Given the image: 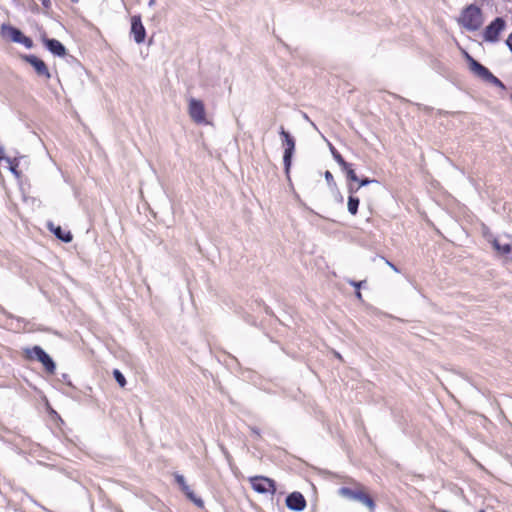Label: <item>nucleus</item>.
Returning a JSON list of instances; mask_svg holds the SVG:
<instances>
[{
	"label": "nucleus",
	"instance_id": "27",
	"mask_svg": "<svg viewBox=\"0 0 512 512\" xmlns=\"http://www.w3.org/2000/svg\"><path fill=\"white\" fill-rule=\"evenodd\" d=\"M348 283H349L351 286L355 287V288H356V290H360L361 286L365 283V281H359V282H357V281H354V280H349V281H348Z\"/></svg>",
	"mask_w": 512,
	"mask_h": 512
},
{
	"label": "nucleus",
	"instance_id": "16",
	"mask_svg": "<svg viewBox=\"0 0 512 512\" xmlns=\"http://www.w3.org/2000/svg\"><path fill=\"white\" fill-rule=\"evenodd\" d=\"M493 248L502 255H507L511 253L512 246L509 243L501 244L497 239L492 241Z\"/></svg>",
	"mask_w": 512,
	"mask_h": 512
},
{
	"label": "nucleus",
	"instance_id": "33",
	"mask_svg": "<svg viewBox=\"0 0 512 512\" xmlns=\"http://www.w3.org/2000/svg\"><path fill=\"white\" fill-rule=\"evenodd\" d=\"M356 297L360 300L362 299V294H361L360 290H356Z\"/></svg>",
	"mask_w": 512,
	"mask_h": 512
},
{
	"label": "nucleus",
	"instance_id": "13",
	"mask_svg": "<svg viewBox=\"0 0 512 512\" xmlns=\"http://www.w3.org/2000/svg\"><path fill=\"white\" fill-rule=\"evenodd\" d=\"M1 32L3 36L9 37L13 42L18 43L20 40V37H22V32L15 27L3 24L1 26Z\"/></svg>",
	"mask_w": 512,
	"mask_h": 512
},
{
	"label": "nucleus",
	"instance_id": "37",
	"mask_svg": "<svg viewBox=\"0 0 512 512\" xmlns=\"http://www.w3.org/2000/svg\"><path fill=\"white\" fill-rule=\"evenodd\" d=\"M478 512H485V510L481 509V510H479Z\"/></svg>",
	"mask_w": 512,
	"mask_h": 512
},
{
	"label": "nucleus",
	"instance_id": "35",
	"mask_svg": "<svg viewBox=\"0 0 512 512\" xmlns=\"http://www.w3.org/2000/svg\"><path fill=\"white\" fill-rule=\"evenodd\" d=\"M284 503H285L286 506H288V495L285 497Z\"/></svg>",
	"mask_w": 512,
	"mask_h": 512
},
{
	"label": "nucleus",
	"instance_id": "32",
	"mask_svg": "<svg viewBox=\"0 0 512 512\" xmlns=\"http://www.w3.org/2000/svg\"><path fill=\"white\" fill-rule=\"evenodd\" d=\"M251 431L256 434L257 436H260L259 430L256 428H251Z\"/></svg>",
	"mask_w": 512,
	"mask_h": 512
},
{
	"label": "nucleus",
	"instance_id": "21",
	"mask_svg": "<svg viewBox=\"0 0 512 512\" xmlns=\"http://www.w3.org/2000/svg\"><path fill=\"white\" fill-rule=\"evenodd\" d=\"M5 161L9 164V169L10 171L16 175L17 177H19L20 173L17 171V167H18V162L16 161V159H11L9 157L5 158Z\"/></svg>",
	"mask_w": 512,
	"mask_h": 512
},
{
	"label": "nucleus",
	"instance_id": "34",
	"mask_svg": "<svg viewBox=\"0 0 512 512\" xmlns=\"http://www.w3.org/2000/svg\"><path fill=\"white\" fill-rule=\"evenodd\" d=\"M155 3H156V0H149V2H148V6H149V7H152V6H154V5H155Z\"/></svg>",
	"mask_w": 512,
	"mask_h": 512
},
{
	"label": "nucleus",
	"instance_id": "18",
	"mask_svg": "<svg viewBox=\"0 0 512 512\" xmlns=\"http://www.w3.org/2000/svg\"><path fill=\"white\" fill-rule=\"evenodd\" d=\"M185 495L199 508H202L204 506V501L197 497L194 492L189 489L188 492H185Z\"/></svg>",
	"mask_w": 512,
	"mask_h": 512
},
{
	"label": "nucleus",
	"instance_id": "8",
	"mask_svg": "<svg viewBox=\"0 0 512 512\" xmlns=\"http://www.w3.org/2000/svg\"><path fill=\"white\" fill-rule=\"evenodd\" d=\"M23 59L35 69L39 76H43L46 79L51 77L47 65L40 58L36 57L35 55H25Z\"/></svg>",
	"mask_w": 512,
	"mask_h": 512
},
{
	"label": "nucleus",
	"instance_id": "26",
	"mask_svg": "<svg viewBox=\"0 0 512 512\" xmlns=\"http://www.w3.org/2000/svg\"><path fill=\"white\" fill-rule=\"evenodd\" d=\"M325 180L329 186H335V181L332 173L330 171H326L324 173Z\"/></svg>",
	"mask_w": 512,
	"mask_h": 512
},
{
	"label": "nucleus",
	"instance_id": "31",
	"mask_svg": "<svg viewBox=\"0 0 512 512\" xmlns=\"http://www.w3.org/2000/svg\"><path fill=\"white\" fill-rule=\"evenodd\" d=\"M4 148L0 147V160H5L6 157L3 156Z\"/></svg>",
	"mask_w": 512,
	"mask_h": 512
},
{
	"label": "nucleus",
	"instance_id": "1",
	"mask_svg": "<svg viewBox=\"0 0 512 512\" xmlns=\"http://www.w3.org/2000/svg\"><path fill=\"white\" fill-rule=\"evenodd\" d=\"M457 22L467 31H477L482 27L484 23L483 12L479 6L470 4L463 8L457 19Z\"/></svg>",
	"mask_w": 512,
	"mask_h": 512
},
{
	"label": "nucleus",
	"instance_id": "10",
	"mask_svg": "<svg viewBox=\"0 0 512 512\" xmlns=\"http://www.w3.org/2000/svg\"><path fill=\"white\" fill-rule=\"evenodd\" d=\"M42 41L46 48L54 55L63 57L66 55L67 50L65 46L56 39L47 38L45 35L42 36Z\"/></svg>",
	"mask_w": 512,
	"mask_h": 512
},
{
	"label": "nucleus",
	"instance_id": "6",
	"mask_svg": "<svg viewBox=\"0 0 512 512\" xmlns=\"http://www.w3.org/2000/svg\"><path fill=\"white\" fill-rule=\"evenodd\" d=\"M249 481L251 483L253 490H255L257 493L273 494L275 492L274 482L267 477L254 476L251 477Z\"/></svg>",
	"mask_w": 512,
	"mask_h": 512
},
{
	"label": "nucleus",
	"instance_id": "25",
	"mask_svg": "<svg viewBox=\"0 0 512 512\" xmlns=\"http://www.w3.org/2000/svg\"><path fill=\"white\" fill-rule=\"evenodd\" d=\"M358 183L359 185L354 192H356L360 187L366 186L370 183H378V181L376 179L363 178L361 180L359 179Z\"/></svg>",
	"mask_w": 512,
	"mask_h": 512
},
{
	"label": "nucleus",
	"instance_id": "2",
	"mask_svg": "<svg viewBox=\"0 0 512 512\" xmlns=\"http://www.w3.org/2000/svg\"><path fill=\"white\" fill-rule=\"evenodd\" d=\"M338 494L351 501L359 502L366 506L370 512H374L376 504L372 497L368 495L361 485H357L356 488L341 487L338 489Z\"/></svg>",
	"mask_w": 512,
	"mask_h": 512
},
{
	"label": "nucleus",
	"instance_id": "24",
	"mask_svg": "<svg viewBox=\"0 0 512 512\" xmlns=\"http://www.w3.org/2000/svg\"><path fill=\"white\" fill-rule=\"evenodd\" d=\"M18 43L24 45L28 49H31L33 47V41L29 37L25 36L24 34H22V37H20V40Z\"/></svg>",
	"mask_w": 512,
	"mask_h": 512
},
{
	"label": "nucleus",
	"instance_id": "12",
	"mask_svg": "<svg viewBox=\"0 0 512 512\" xmlns=\"http://www.w3.org/2000/svg\"><path fill=\"white\" fill-rule=\"evenodd\" d=\"M306 507V500L304 496L297 491L290 493V510L302 511Z\"/></svg>",
	"mask_w": 512,
	"mask_h": 512
},
{
	"label": "nucleus",
	"instance_id": "19",
	"mask_svg": "<svg viewBox=\"0 0 512 512\" xmlns=\"http://www.w3.org/2000/svg\"><path fill=\"white\" fill-rule=\"evenodd\" d=\"M485 81L494 86L500 87L502 89L505 88V85L503 84V82L501 80H499L496 76H494L492 73H490L488 75V77L485 79Z\"/></svg>",
	"mask_w": 512,
	"mask_h": 512
},
{
	"label": "nucleus",
	"instance_id": "15",
	"mask_svg": "<svg viewBox=\"0 0 512 512\" xmlns=\"http://www.w3.org/2000/svg\"><path fill=\"white\" fill-rule=\"evenodd\" d=\"M350 196L348 197L347 208L352 215H356L359 207V198L352 195L354 189L349 187Z\"/></svg>",
	"mask_w": 512,
	"mask_h": 512
},
{
	"label": "nucleus",
	"instance_id": "28",
	"mask_svg": "<svg viewBox=\"0 0 512 512\" xmlns=\"http://www.w3.org/2000/svg\"><path fill=\"white\" fill-rule=\"evenodd\" d=\"M385 262L393 271H395L396 273L400 272L399 269L392 262H390L389 260H385Z\"/></svg>",
	"mask_w": 512,
	"mask_h": 512
},
{
	"label": "nucleus",
	"instance_id": "17",
	"mask_svg": "<svg viewBox=\"0 0 512 512\" xmlns=\"http://www.w3.org/2000/svg\"><path fill=\"white\" fill-rule=\"evenodd\" d=\"M328 146H329L330 152H331L334 160L339 164V166L341 168H347L348 162H346L344 160V158L341 156V154L335 149V147L330 142H328Z\"/></svg>",
	"mask_w": 512,
	"mask_h": 512
},
{
	"label": "nucleus",
	"instance_id": "20",
	"mask_svg": "<svg viewBox=\"0 0 512 512\" xmlns=\"http://www.w3.org/2000/svg\"><path fill=\"white\" fill-rule=\"evenodd\" d=\"M342 170L346 172L347 178L350 181H353V182H358L359 181L358 176L356 175L354 169L351 168V165L349 163H348V167L347 168H342Z\"/></svg>",
	"mask_w": 512,
	"mask_h": 512
},
{
	"label": "nucleus",
	"instance_id": "9",
	"mask_svg": "<svg viewBox=\"0 0 512 512\" xmlns=\"http://www.w3.org/2000/svg\"><path fill=\"white\" fill-rule=\"evenodd\" d=\"M466 60L469 64V68L472 73H474L477 77L481 78L485 81L488 75L491 73L485 66L476 61L472 56L468 53L465 54Z\"/></svg>",
	"mask_w": 512,
	"mask_h": 512
},
{
	"label": "nucleus",
	"instance_id": "14",
	"mask_svg": "<svg viewBox=\"0 0 512 512\" xmlns=\"http://www.w3.org/2000/svg\"><path fill=\"white\" fill-rule=\"evenodd\" d=\"M282 143L285 146L283 151V166L284 172L288 176V132L281 127Z\"/></svg>",
	"mask_w": 512,
	"mask_h": 512
},
{
	"label": "nucleus",
	"instance_id": "3",
	"mask_svg": "<svg viewBox=\"0 0 512 512\" xmlns=\"http://www.w3.org/2000/svg\"><path fill=\"white\" fill-rule=\"evenodd\" d=\"M25 354L27 358H36L41 362L48 373L53 374L55 372L56 365L53 359L40 346H34L31 349H26Z\"/></svg>",
	"mask_w": 512,
	"mask_h": 512
},
{
	"label": "nucleus",
	"instance_id": "30",
	"mask_svg": "<svg viewBox=\"0 0 512 512\" xmlns=\"http://www.w3.org/2000/svg\"><path fill=\"white\" fill-rule=\"evenodd\" d=\"M51 4H52V3H51V1H50V0H42V5H43L45 8H47V9H49V8L51 7Z\"/></svg>",
	"mask_w": 512,
	"mask_h": 512
},
{
	"label": "nucleus",
	"instance_id": "29",
	"mask_svg": "<svg viewBox=\"0 0 512 512\" xmlns=\"http://www.w3.org/2000/svg\"><path fill=\"white\" fill-rule=\"evenodd\" d=\"M294 146H295V142H294V140L290 137V158L292 157V153H293V150H294Z\"/></svg>",
	"mask_w": 512,
	"mask_h": 512
},
{
	"label": "nucleus",
	"instance_id": "22",
	"mask_svg": "<svg viewBox=\"0 0 512 512\" xmlns=\"http://www.w3.org/2000/svg\"><path fill=\"white\" fill-rule=\"evenodd\" d=\"M113 376L120 387H124L126 385V379L118 369H114Z\"/></svg>",
	"mask_w": 512,
	"mask_h": 512
},
{
	"label": "nucleus",
	"instance_id": "4",
	"mask_svg": "<svg viewBox=\"0 0 512 512\" xmlns=\"http://www.w3.org/2000/svg\"><path fill=\"white\" fill-rule=\"evenodd\" d=\"M506 28V21L502 17L495 18L483 31V40L494 43L499 40L500 33Z\"/></svg>",
	"mask_w": 512,
	"mask_h": 512
},
{
	"label": "nucleus",
	"instance_id": "23",
	"mask_svg": "<svg viewBox=\"0 0 512 512\" xmlns=\"http://www.w3.org/2000/svg\"><path fill=\"white\" fill-rule=\"evenodd\" d=\"M175 479H176V482L180 485L181 490L184 493L189 491L190 487L187 485L184 476L176 475Z\"/></svg>",
	"mask_w": 512,
	"mask_h": 512
},
{
	"label": "nucleus",
	"instance_id": "7",
	"mask_svg": "<svg viewBox=\"0 0 512 512\" xmlns=\"http://www.w3.org/2000/svg\"><path fill=\"white\" fill-rule=\"evenodd\" d=\"M131 34L137 44L144 42L146 30L142 24L140 15H134L131 17Z\"/></svg>",
	"mask_w": 512,
	"mask_h": 512
},
{
	"label": "nucleus",
	"instance_id": "36",
	"mask_svg": "<svg viewBox=\"0 0 512 512\" xmlns=\"http://www.w3.org/2000/svg\"><path fill=\"white\" fill-rule=\"evenodd\" d=\"M439 512H449V511H446V510H439Z\"/></svg>",
	"mask_w": 512,
	"mask_h": 512
},
{
	"label": "nucleus",
	"instance_id": "5",
	"mask_svg": "<svg viewBox=\"0 0 512 512\" xmlns=\"http://www.w3.org/2000/svg\"><path fill=\"white\" fill-rule=\"evenodd\" d=\"M188 114L190 118L197 124H202L206 122L205 107L201 100L195 98L189 99Z\"/></svg>",
	"mask_w": 512,
	"mask_h": 512
},
{
	"label": "nucleus",
	"instance_id": "11",
	"mask_svg": "<svg viewBox=\"0 0 512 512\" xmlns=\"http://www.w3.org/2000/svg\"><path fill=\"white\" fill-rule=\"evenodd\" d=\"M48 229L61 241L69 243L72 241V234L68 230H63L59 225H55L53 222L47 224Z\"/></svg>",
	"mask_w": 512,
	"mask_h": 512
}]
</instances>
